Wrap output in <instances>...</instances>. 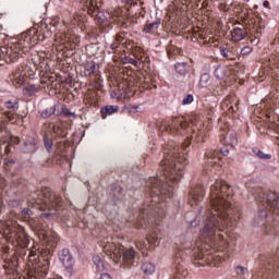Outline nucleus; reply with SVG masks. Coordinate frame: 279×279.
Segmentation results:
<instances>
[{
	"mask_svg": "<svg viewBox=\"0 0 279 279\" xmlns=\"http://www.w3.org/2000/svg\"><path fill=\"white\" fill-rule=\"evenodd\" d=\"M5 114L10 119V121H12V119H14V114L13 113L7 112Z\"/></svg>",
	"mask_w": 279,
	"mask_h": 279,
	"instance_id": "5fc2aeb1",
	"label": "nucleus"
},
{
	"mask_svg": "<svg viewBox=\"0 0 279 279\" xmlns=\"http://www.w3.org/2000/svg\"><path fill=\"white\" fill-rule=\"evenodd\" d=\"M251 53H252V47H250V46H244L241 49V54L242 56H250Z\"/></svg>",
	"mask_w": 279,
	"mask_h": 279,
	"instance_id": "c9c22d12",
	"label": "nucleus"
},
{
	"mask_svg": "<svg viewBox=\"0 0 279 279\" xmlns=\"http://www.w3.org/2000/svg\"><path fill=\"white\" fill-rule=\"evenodd\" d=\"M124 90L128 95V93H134V90H136V89L134 88V84H132V82H130V83H128V87Z\"/></svg>",
	"mask_w": 279,
	"mask_h": 279,
	"instance_id": "79ce46f5",
	"label": "nucleus"
},
{
	"mask_svg": "<svg viewBox=\"0 0 279 279\" xmlns=\"http://www.w3.org/2000/svg\"><path fill=\"white\" fill-rule=\"evenodd\" d=\"M59 258L65 269H71V267L75 265V259L73 258V255H71V251H69V248H63Z\"/></svg>",
	"mask_w": 279,
	"mask_h": 279,
	"instance_id": "f8f14e48",
	"label": "nucleus"
},
{
	"mask_svg": "<svg viewBox=\"0 0 279 279\" xmlns=\"http://www.w3.org/2000/svg\"><path fill=\"white\" fill-rule=\"evenodd\" d=\"M24 90L28 93V95H36V93L40 90V85H27L24 87Z\"/></svg>",
	"mask_w": 279,
	"mask_h": 279,
	"instance_id": "cd10ccee",
	"label": "nucleus"
},
{
	"mask_svg": "<svg viewBox=\"0 0 279 279\" xmlns=\"http://www.w3.org/2000/svg\"><path fill=\"white\" fill-rule=\"evenodd\" d=\"M265 73H269V69H267V70H262V71L259 72V76L263 77V75H265Z\"/></svg>",
	"mask_w": 279,
	"mask_h": 279,
	"instance_id": "864d4df0",
	"label": "nucleus"
},
{
	"mask_svg": "<svg viewBox=\"0 0 279 279\" xmlns=\"http://www.w3.org/2000/svg\"><path fill=\"white\" fill-rule=\"evenodd\" d=\"M222 145H227V147H234L239 140L236 137V132L228 131L221 138Z\"/></svg>",
	"mask_w": 279,
	"mask_h": 279,
	"instance_id": "2eb2a0df",
	"label": "nucleus"
},
{
	"mask_svg": "<svg viewBox=\"0 0 279 279\" xmlns=\"http://www.w3.org/2000/svg\"><path fill=\"white\" fill-rule=\"evenodd\" d=\"M94 263L96 264L98 269H104V262H101V258L99 256L94 257Z\"/></svg>",
	"mask_w": 279,
	"mask_h": 279,
	"instance_id": "f704fd0d",
	"label": "nucleus"
},
{
	"mask_svg": "<svg viewBox=\"0 0 279 279\" xmlns=\"http://www.w3.org/2000/svg\"><path fill=\"white\" fill-rule=\"evenodd\" d=\"M220 154L222 156H228V154H230V151L228 150V148H222V149H220Z\"/></svg>",
	"mask_w": 279,
	"mask_h": 279,
	"instance_id": "8fccbe9b",
	"label": "nucleus"
},
{
	"mask_svg": "<svg viewBox=\"0 0 279 279\" xmlns=\"http://www.w3.org/2000/svg\"><path fill=\"white\" fill-rule=\"evenodd\" d=\"M24 154H35L38 149V137H28L24 141L22 147Z\"/></svg>",
	"mask_w": 279,
	"mask_h": 279,
	"instance_id": "ddd939ff",
	"label": "nucleus"
},
{
	"mask_svg": "<svg viewBox=\"0 0 279 279\" xmlns=\"http://www.w3.org/2000/svg\"><path fill=\"white\" fill-rule=\"evenodd\" d=\"M232 189L225 180H216L210 186L209 204L214 211L207 213L205 226L201 231V236L207 241H213L217 232H223L227 228H232L239 221L236 209L232 208Z\"/></svg>",
	"mask_w": 279,
	"mask_h": 279,
	"instance_id": "f257e3e1",
	"label": "nucleus"
},
{
	"mask_svg": "<svg viewBox=\"0 0 279 279\" xmlns=\"http://www.w3.org/2000/svg\"><path fill=\"white\" fill-rule=\"evenodd\" d=\"M258 216L262 217V219H267V217H269V214L267 213V209L260 208L258 211Z\"/></svg>",
	"mask_w": 279,
	"mask_h": 279,
	"instance_id": "ea45409f",
	"label": "nucleus"
},
{
	"mask_svg": "<svg viewBox=\"0 0 279 279\" xmlns=\"http://www.w3.org/2000/svg\"><path fill=\"white\" fill-rule=\"evenodd\" d=\"M5 165H16V160L14 159H7Z\"/></svg>",
	"mask_w": 279,
	"mask_h": 279,
	"instance_id": "3c124183",
	"label": "nucleus"
},
{
	"mask_svg": "<svg viewBox=\"0 0 279 279\" xmlns=\"http://www.w3.org/2000/svg\"><path fill=\"white\" fill-rule=\"evenodd\" d=\"M44 145L47 149V151H51V147H53V142L47 136H44Z\"/></svg>",
	"mask_w": 279,
	"mask_h": 279,
	"instance_id": "7c9ffc66",
	"label": "nucleus"
},
{
	"mask_svg": "<svg viewBox=\"0 0 279 279\" xmlns=\"http://www.w3.org/2000/svg\"><path fill=\"white\" fill-rule=\"evenodd\" d=\"M27 252H28L27 259L29 260V263H32V258H36V252L35 251L26 250V253Z\"/></svg>",
	"mask_w": 279,
	"mask_h": 279,
	"instance_id": "37998d69",
	"label": "nucleus"
},
{
	"mask_svg": "<svg viewBox=\"0 0 279 279\" xmlns=\"http://www.w3.org/2000/svg\"><path fill=\"white\" fill-rule=\"evenodd\" d=\"M253 154H255V156H257V158H260L262 160H270L271 159V155L265 154V153H263V150H260L258 148H253Z\"/></svg>",
	"mask_w": 279,
	"mask_h": 279,
	"instance_id": "a878e982",
	"label": "nucleus"
},
{
	"mask_svg": "<svg viewBox=\"0 0 279 279\" xmlns=\"http://www.w3.org/2000/svg\"><path fill=\"white\" fill-rule=\"evenodd\" d=\"M114 112H119V106L108 105L101 109L102 119H106L108 114H114Z\"/></svg>",
	"mask_w": 279,
	"mask_h": 279,
	"instance_id": "412c9836",
	"label": "nucleus"
},
{
	"mask_svg": "<svg viewBox=\"0 0 279 279\" xmlns=\"http://www.w3.org/2000/svg\"><path fill=\"white\" fill-rule=\"evenodd\" d=\"M121 27H122L123 29H128V23H126V22H122Z\"/></svg>",
	"mask_w": 279,
	"mask_h": 279,
	"instance_id": "4d7b16f0",
	"label": "nucleus"
},
{
	"mask_svg": "<svg viewBox=\"0 0 279 279\" xmlns=\"http://www.w3.org/2000/svg\"><path fill=\"white\" fill-rule=\"evenodd\" d=\"M32 215H33V211H32V209H29V208H24L22 211H21V214H20V219L22 220V221H29V219L32 218Z\"/></svg>",
	"mask_w": 279,
	"mask_h": 279,
	"instance_id": "b1692460",
	"label": "nucleus"
},
{
	"mask_svg": "<svg viewBox=\"0 0 279 279\" xmlns=\"http://www.w3.org/2000/svg\"><path fill=\"white\" fill-rule=\"evenodd\" d=\"M64 117H75V112H71L69 109H65Z\"/></svg>",
	"mask_w": 279,
	"mask_h": 279,
	"instance_id": "de8ad7c7",
	"label": "nucleus"
},
{
	"mask_svg": "<svg viewBox=\"0 0 279 279\" xmlns=\"http://www.w3.org/2000/svg\"><path fill=\"white\" fill-rule=\"evenodd\" d=\"M134 256H135V252L132 248H130L123 253L124 260H133Z\"/></svg>",
	"mask_w": 279,
	"mask_h": 279,
	"instance_id": "c756f323",
	"label": "nucleus"
},
{
	"mask_svg": "<svg viewBox=\"0 0 279 279\" xmlns=\"http://www.w3.org/2000/svg\"><path fill=\"white\" fill-rule=\"evenodd\" d=\"M122 3H126L128 5H136V0H121Z\"/></svg>",
	"mask_w": 279,
	"mask_h": 279,
	"instance_id": "a18cd8bd",
	"label": "nucleus"
},
{
	"mask_svg": "<svg viewBox=\"0 0 279 279\" xmlns=\"http://www.w3.org/2000/svg\"><path fill=\"white\" fill-rule=\"evenodd\" d=\"M230 52V50L226 47H220V53L222 58H228V53Z\"/></svg>",
	"mask_w": 279,
	"mask_h": 279,
	"instance_id": "a19ab883",
	"label": "nucleus"
},
{
	"mask_svg": "<svg viewBox=\"0 0 279 279\" xmlns=\"http://www.w3.org/2000/svg\"><path fill=\"white\" fill-rule=\"evenodd\" d=\"M84 69H85L84 70L85 77H90L92 75H95V71L97 69V65L95 64L94 61L86 62Z\"/></svg>",
	"mask_w": 279,
	"mask_h": 279,
	"instance_id": "aec40b11",
	"label": "nucleus"
},
{
	"mask_svg": "<svg viewBox=\"0 0 279 279\" xmlns=\"http://www.w3.org/2000/svg\"><path fill=\"white\" fill-rule=\"evenodd\" d=\"M181 66H184V64H180V63L177 64V65H175V70H177V71H180Z\"/></svg>",
	"mask_w": 279,
	"mask_h": 279,
	"instance_id": "bf43d9fd",
	"label": "nucleus"
},
{
	"mask_svg": "<svg viewBox=\"0 0 279 279\" xmlns=\"http://www.w3.org/2000/svg\"><path fill=\"white\" fill-rule=\"evenodd\" d=\"M210 86V74L204 73L201 75L198 87L199 88H208Z\"/></svg>",
	"mask_w": 279,
	"mask_h": 279,
	"instance_id": "4be33fe9",
	"label": "nucleus"
},
{
	"mask_svg": "<svg viewBox=\"0 0 279 279\" xmlns=\"http://www.w3.org/2000/svg\"><path fill=\"white\" fill-rule=\"evenodd\" d=\"M189 165V160L182 153L180 146L169 144L163 149V158L160 161V167L163 171L161 178L154 177L150 179V191L154 195H168L173 193V187L169 182H180L184 171V167Z\"/></svg>",
	"mask_w": 279,
	"mask_h": 279,
	"instance_id": "f03ea898",
	"label": "nucleus"
},
{
	"mask_svg": "<svg viewBox=\"0 0 279 279\" xmlns=\"http://www.w3.org/2000/svg\"><path fill=\"white\" fill-rule=\"evenodd\" d=\"M183 106H189L190 104H193V95L187 94L183 100H182Z\"/></svg>",
	"mask_w": 279,
	"mask_h": 279,
	"instance_id": "473e14b6",
	"label": "nucleus"
},
{
	"mask_svg": "<svg viewBox=\"0 0 279 279\" xmlns=\"http://www.w3.org/2000/svg\"><path fill=\"white\" fill-rule=\"evenodd\" d=\"M51 114H53V111H51V109H44L41 111L43 119H49V117H51Z\"/></svg>",
	"mask_w": 279,
	"mask_h": 279,
	"instance_id": "e433bc0d",
	"label": "nucleus"
},
{
	"mask_svg": "<svg viewBox=\"0 0 279 279\" xmlns=\"http://www.w3.org/2000/svg\"><path fill=\"white\" fill-rule=\"evenodd\" d=\"M272 129H275V131L279 133V125H277L276 123H272Z\"/></svg>",
	"mask_w": 279,
	"mask_h": 279,
	"instance_id": "13d9d810",
	"label": "nucleus"
},
{
	"mask_svg": "<svg viewBox=\"0 0 279 279\" xmlns=\"http://www.w3.org/2000/svg\"><path fill=\"white\" fill-rule=\"evenodd\" d=\"M242 23L246 25L247 29H252L253 34H256L255 38H259L260 34H263V29H265V23H263V20L258 16L254 17V14L244 17Z\"/></svg>",
	"mask_w": 279,
	"mask_h": 279,
	"instance_id": "6e6552de",
	"label": "nucleus"
},
{
	"mask_svg": "<svg viewBox=\"0 0 279 279\" xmlns=\"http://www.w3.org/2000/svg\"><path fill=\"white\" fill-rule=\"evenodd\" d=\"M147 241L150 245H158L160 243L158 235L154 232L148 235Z\"/></svg>",
	"mask_w": 279,
	"mask_h": 279,
	"instance_id": "c85d7f7f",
	"label": "nucleus"
},
{
	"mask_svg": "<svg viewBox=\"0 0 279 279\" xmlns=\"http://www.w3.org/2000/svg\"><path fill=\"white\" fill-rule=\"evenodd\" d=\"M266 204L271 213L279 215V196L276 193H270L267 196Z\"/></svg>",
	"mask_w": 279,
	"mask_h": 279,
	"instance_id": "4468645a",
	"label": "nucleus"
},
{
	"mask_svg": "<svg viewBox=\"0 0 279 279\" xmlns=\"http://www.w3.org/2000/svg\"><path fill=\"white\" fill-rule=\"evenodd\" d=\"M204 195H206V190L204 189V186L197 185L195 187H192L187 198V204L190 206H196L198 202H202V199H204Z\"/></svg>",
	"mask_w": 279,
	"mask_h": 279,
	"instance_id": "9d476101",
	"label": "nucleus"
},
{
	"mask_svg": "<svg viewBox=\"0 0 279 279\" xmlns=\"http://www.w3.org/2000/svg\"><path fill=\"white\" fill-rule=\"evenodd\" d=\"M14 241L17 243L19 247L15 250L13 254L3 255L4 265L3 269H11L12 271H16L21 267V263L25 260V256H27V245H29V239L27 238V233H25V229L21 227L17 232L14 233Z\"/></svg>",
	"mask_w": 279,
	"mask_h": 279,
	"instance_id": "20e7f679",
	"label": "nucleus"
},
{
	"mask_svg": "<svg viewBox=\"0 0 279 279\" xmlns=\"http://www.w3.org/2000/svg\"><path fill=\"white\" fill-rule=\"evenodd\" d=\"M192 138H194L196 143H204L206 138V130L201 129L196 133H193Z\"/></svg>",
	"mask_w": 279,
	"mask_h": 279,
	"instance_id": "5701e85b",
	"label": "nucleus"
},
{
	"mask_svg": "<svg viewBox=\"0 0 279 279\" xmlns=\"http://www.w3.org/2000/svg\"><path fill=\"white\" fill-rule=\"evenodd\" d=\"M118 47H119V44L116 39V41L110 45V49H112V51H114V49H117Z\"/></svg>",
	"mask_w": 279,
	"mask_h": 279,
	"instance_id": "09e8293b",
	"label": "nucleus"
},
{
	"mask_svg": "<svg viewBox=\"0 0 279 279\" xmlns=\"http://www.w3.org/2000/svg\"><path fill=\"white\" fill-rule=\"evenodd\" d=\"M235 269H236L238 274H241V276H245L247 274V268L246 267L236 266Z\"/></svg>",
	"mask_w": 279,
	"mask_h": 279,
	"instance_id": "58836bf2",
	"label": "nucleus"
},
{
	"mask_svg": "<svg viewBox=\"0 0 279 279\" xmlns=\"http://www.w3.org/2000/svg\"><path fill=\"white\" fill-rule=\"evenodd\" d=\"M53 250L56 248H51V246H47L41 251V255L44 256H53Z\"/></svg>",
	"mask_w": 279,
	"mask_h": 279,
	"instance_id": "2f4dec72",
	"label": "nucleus"
},
{
	"mask_svg": "<svg viewBox=\"0 0 279 279\" xmlns=\"http://www.w3.org/2000/svg\"><path fill=\"white\" fill-rule=\"evenodd\" d=\"M38 40H40V32L36 28L28 29L22 34L19 43L0 47V60H3L7 64H12L20 58H25L29 53V49L38 45Z\"/></svg>",
	"mask_w": 279,
	"mask_h": 279,
	"instance_id": "7ed1b4c3",
	"label": "nucleus"
},
{
	"mask_svg": "<svg viewBox=\"0 0 279 279\" xmlns=\"http://www.w3.org/2000/svg\"><path fill=\"white\" fill-rule=\"evenodd\" d=\"M33 206H36L39 210H58L63 204L62 196L53 193L50 187H41L34 196Z\"/></svg>",
	"mask_w": 279,
	"mask_h": 279,
	"instance_id": "423d86ee",
	"label": "nucleus"
},
{
	"mask_svg": "<svg viewBox=\"0 0 279 279\" xmlns=\"http://www.w3.org/2000/svg\"><path fill=\"white\" fill-rule=\"evenodd\" d=\"M36 260V257H32V262Z\"/></svg>",
	"mask_w": 279,
	"mask_h": 279,
	"instance_id": "e2e57ef3",
	"label": "nucleus"
},
{
	"mask_svg": "<svg viewBox=\"0 0 279 279\" xmlns=\"http://www.w3.org/2000/svg\"><path fill=\"white\" fill-rule=\"evenodd\" d=\"M142 269H143L144 274H147L148 276H151V274H154L156 271V267H154V265H151V263L143 264Z\"/></svg>",
	"mask_w": 279,
	"mask_h": 279,
	"instance_id": "bb28decb",
	"label": "nucleus"
},
{
	"mask_svg": "<svg viewBox=\"0 0 279 279\" xmlns=\"http://www.w3.org/2000/svg\"><path fill=\"white\" fill-rule=\"evenodd\" d=\"M265 66L270 69V71H274V69L279 68V52L272 53L268 61L265 63Z\"/></svg>",
	"mask_w": 279,
	"mask_h": 279,
	"instance_id": "6ab92c4d",
	"label": "nucleus"
},
{
	"mask_svg": "<svg viewBox=\"0 0 279 279\" xmlns=\"http://www.w3.org/2000/svg\"><path fill=\"white\" fill-rule=\"evenodd\" d=\"M186 128V122H184V118H172L166 128L167 131L172 132V134H179L181 130Z\"/></svg>",
	"mask_w": 279,
	"mask_h": 279,
	"instance_id": "9b49d317",
	"label": "nucleus"
},
{
	"mask_svg": "<svg viewBox=\"0 0 279 279\" xmlns=\"http://www.w3.org/2000/svg\"><path fill=\"white\" fill-rule=\"evenodd\" d=\"M81 3L87 10V14L93 16L98 25L102 27H110L112 23H119L121 21V10H116L113 13L100 11L97 0H81Z\"/></svg>",
	"mask_w": 279,
	"mask_h": 279,
	"instance_id": "39448f33",
	"label": "nucleus"
},
{
	"mask_svg": "<svg viewBox=\"0 0 279 279\" xmlns=\"http://www.w3.org/2000/svg\"><path fill=\"white\" fill-rule=\"evenodd\" d=\"M99 279H112L110 274H102Z\"/></svg>",
	"mask_w": 279,
	"mask_h": 279,
	"instance_id": "603ef678",
	"label": "nucleus"
},
{
	"mask_svg": "<svg viewBox=\"0 0 279 279\" xmlns=\"http://www.w3.org/2000/svg\"><path fill=\"white\" fill-rule=\"evenodd\" d=\"M123 194V189L121 186H117L114 190V195H122Z\"/></svg>",
	"mask_w": 279,
	"mask_h": 279,
	"instance_id": "49530a36",
	"label": "nucleus"
},
{
	"mask_svg": "<svg viewBox=\"0 0 279 279\" xmlns=\"http://www.w3.org/2000/svg\"><path fill=\"white\" fill-rule=\"evenodd\" d=\"M205 156L208 158V160H221V157H219V151L217 150L208 149L205 153Z\"/></svg>",
	"mask_w": 279,
	"mask_h": 279,
	"instance_id": "393cba45",
	"label": "nucleus"
},
{
	"mask_svg": "<svg viewBox=\"0 0 279 279\" xmlns=\"http://www.w3.org/2000/svg\"><path fill=\"white\" fill-rule=\"evenodd\" d=\"M50 214H46V217H49Z\"/></svg>",
	"mask_w": 279,
	"mask_h": 279,
	"instance_id": "69168bd1",
	"label": "nucleus"
},
{
	"mask_svg": "<svg viewBox=\"0 0 279 279\" xmlns=\"http://www.w3.org/2000/svg\"><path fill=\"white\" fill-rule=\"evenodd\" d=\"M44 241L46 242L47 247L56 250L58 243H60V238H58V233L50 231L44 234Z\"/></svg>",
	"mask_w": 279,
	"mask_h": 279,
	"instance_id": "dca6fc26",
	"label": "nucleus"
},
{
	"mask_svg": "<svg viewBox=\"0 0 279 279\" xmlns=\"http://www.w3.org/2000/svg\"><path fill=\"white\" fill-rule=\"evenodd\" d=\"M47 63L45 62V58L40 57L38 53L32 54L25 65L24 70H20L21 74L17 73L15 76L13 84L15 86H21L25 84L27 80V73H32V75H36V73H43V69Z\"/></svg>",
	"mask_w": 279,
	"mask_h": 279,
	"instance_id": "0eeeda50",
	"label": "nucleus"
},
{
	"mask_svg": "<svg viewBox=\"0 0 279 279\" xmlns=\"http://www.w3.org/2000/svg\"><path fill=\"white\" fill-rule=\"evenodd\" d=\"M244 1H250V0H244Z\"/></svg>",
	"mask_w": 279,
	"mask_h": 279,
	"instance_id": "338daca9",
	"label": "nucleus"
},
{
	"mask_svg": "<svg viewBox=\"0 0 279 279\" xmlns=\"http://www.w3.org/2000/svg\"><path fill=\"white\" fill-rule=\"evenodd\" d=\"M239 97L234 95H229L221 104V109L228 114H234L239 110Z\"/></svg>",
	"mask_w": 279,
	"mask_h": 279,
	"instance_id": "1a4fd4ad",
	"label": "nucleus"
},
{
	"mask_svg": "<svg viewBox=\"0 0 279 279\" xmlns=\"http://www.w3.org/2000/svg\"><path fill=\"white\" fill-rule=\"evenodd\" d=\"M246 35H247V32H245V29H243V27L241 26H235L231 31V37H232V40H234V43H239L243 40Z\"/></svg>",
	"mask_w": 279,
	"mask_h": 279,
	"instance_id": "a211bd4d",
	"label": "nucleus"
},
{
	"mask_svg": "<svg viewBox=\"0 0 279 279\" xmlns=\"http://www.w3.org/2000/svg\"><path fill=\"white\" fill-rule=\"evenodd\" d=\"M5 154H10V147L5 148Z\"/></svg>",
	"mask_w": 279,
	"mask_h": 279,
	"instance_id": "052dcab7",
	"label": "nucleus"
},
{
	"mask_svg": "<svg viewBox=\"0 0 279 279\" xmlns=\"http://www.w3.org/2000/svg\"><path fill=\"white\" fill-rule=\"evenodd\" d=\"M123 40H125V34L124 33H120L116 36V43H118L119 45H121V43H123Z\"/></svg>",
	"mask_w": 279,
	"mask_h": 279,
	"instance_id": "4c0bfd02",
	"label": "nucleus"
},
{
	"mask_svg": "<svg viewBox=\"0 0 279 279\" xmlns=\"http://www.w3.org/2000/svg\"><path fill=\"white\" fill-rule=\"evenodd\" d=\"M197 218L198 217H196L194 220H192L190 223H191V226H197Z\"/></svg>",
	"mask_w": 279,
	"mask_h": 279,
	"instance_id": "6e6d98bb",
	"label": "nucleus"
},
{
	"mask_svg": "<svg viewBox=\"0 0 279 279\" xmlns=\"http://www.w3.org/2000/svg\"><path fill=\"white\" fill-rule=\"evenodd\" d=\"M160 20L156 21H147L143 27L144 34H156L158 32V27H160Z\"/></svg>",
	"mask_w": 279,
	"mask_h": 279,
	"instance_id": "f3484780",
	"label": "nucleus"
},
{
	"mask_svg": "<svg viewBox=\"0 0 279 279\" xmlns=\"http://www.w3.org/2000/svg\"><path fill=\"white\" fill-rule=\"evenodd\" d=\"M264 5H265V7L269 5V2H268V1H265V2H264Z\"/></svg>",
	"mask_w": 279,
	"mask_h": 279,
	"instance_id": "680f3d73",
	"label": "nucleus"
},
{
	"mask_svg": "<svg viewBox=\"0 0 279 279\" xmlns=\"http://www.w3.org/2000/svg\"><path fill=\"white\" fill-rule=\"evenodd\" d=\"M133 64H136V61H135V60H133Z\"/></svg>",
	"mask_w": 279,
	"mask_h": 279,
	"instance_id": "0e129e2a",
	"label": "nucleus"
},
{
	"mask_svg": "<svg viewBox=\"0 0 279 279\" xmlns=\"http://www.w3.org/2000/svg\"><path fill=\"white\" fill-rule=\"evenodd\" d=\"M21 204H23V201H21V199H10L9 201V206H11L12 208H17V206H20Z\"/></svg>",
	"mask_w": 279,
	"mask_h": 279,
	"instance_id": "72a5a7b5",
	"label": "nucleus"
},
{
	"mask_svg": "<svg viewBox=\"0 0 279 279\" xmlns=\"http://www.w3.org/2000/svg\"><path fill=\"white\" fill-rule=\"evenodd\" d=\"M5 107L9 108V110H12V109L16 108V104L9 100L5 102Z\"/></svg>",
	"mask_w": 279,
	"mask_h": 279,
	"instance_id": "c03bdc74",
	"label": "nucleus"
}]
</instances>
